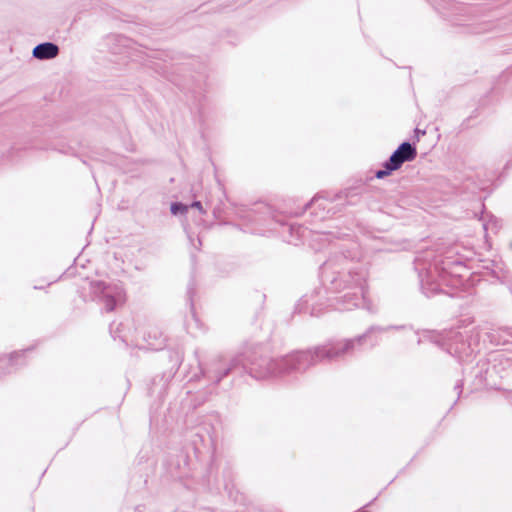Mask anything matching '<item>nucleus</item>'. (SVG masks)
Here are the masks:
<instances>
[{"instance_id":"f257e3e1","label":"nucleus","mask_w":512,"mask_h":512,"mask_svg":"<svg viewBox=\"0 0 512 512\" xmlns=\"http://www.w3.org/2000/svg\"><path fill=\"white\" fill-rule=\"evenodd\" d=\"M416 155V149L410 143H402L386 162V169L377 171L376 177L379 179L386 177L391 171L399 169L404 162L413 161Z\"/></svg>"},{"instance_id":"f03ea898","label":"nucleus","mask_w":512,"mask_h":512,"mask_svg":"<svg viewBox=\"0 0 512 512\" xmlns=\"http://www.w3.org/2000/svg\"><path fill=\"white\" fill-rule=\"evenodd\" d=\"M58 53V46L50 42L39 44L32 51L33 56L40 60L53 59Z\"/></svg>"},{"instance_id":"7ed1b4c3","label":"nucleus","mask_w":512,"mask_h":512,"mask_svg":"<svg viewBox=\"0 0 512 512\" xmlns=\"http://www.w3.org/2000/svg\"><path fill=\"white\" fill-rule=\"evenodd\" d=\"M189 206L181 204V203H174L171 205V213L174 215L178 214H186L189 210Z\"/></svg>"},{"instance_id":"20e7f679","label":"nucleus","mask_w":512,"mask_h":512,"mask_svg":"<svg viewBox=\"0 0 512 512\" xmlns=\"http://www.w3.org/2000/svg\"><path fill=\"white\" fill-rule=\"evenodd\" d=\"M191 207L192 208H196L197 210H199L200 213H204L205 212L200 202H194L191 205Z\"/></svg>"}]
</instances>
